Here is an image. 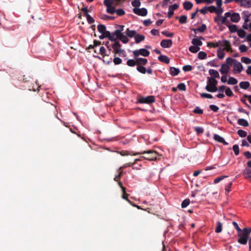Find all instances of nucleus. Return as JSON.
Returning a JSON list of instances; mask_svg holds the SVG:
<instances>
[{
    "label": "nucleus",
    "mask_w": 251,
    "mask_h": 251,
    "mask_svg": "<svg viewBox=\"0 0 251 251\" xmlns=\"http://www.w3.org/2000/svg\"><path fill=\"white\" fill-rule=\"evenodd\" d=\"M251 233V228H244L242 232L238 233V236L240 237L238 239V242L240 244L246 245L247 243L249 235Z\"/></svg>",
    "instance_id": "f257e3e1"
},
{
    "label": "nucleus",
    "mask_w": 251,
    "mask_h": 251,
    "mask_svg": "<svg viewBox=\"0 0 251 251\" xmlns=\"http://www.w3.org/2000/svg\"><path fill=\"white\" fill-rule=\"evenodd\" d=\"M137 153L138 154L144 155V156H142L141 158H143L149 161L156 160L158 156V153L156 151L151 150L147 151H144Z\"/></svg>",
    "instance_id": "f03ea898"
},
{
    "label": "nucleus",
    "mask_w": 251,
    "mask_h": 251,
    "mask_svg": "<svg viewBox=\"0 0 251 251\" xmlns=\"http://www.w3.org/2000/svg\"><path fill=\"white\" fill-rule=\"evenodd\" d=\"M207 85L205 87L206 91L209 92H215L218 91L217 85L218 81L214 78L208 77Z\"/></svg>",
    "instance_id": "7ed1b4c3"
},
{
    "label": "nucleus",
    "mask_w": 251,
    "mask_h": 251,
    "mask_svg": "<svg viewBox=\"0 0 251 251\" xmlns=\"http://www.w3.org/2000/svg\"><path fill=\"white\" fill-rule=\"evenodd\" d=\"M121 45L118 41L115 42L112 45L113 52L114 55H119L121 57L126 56V52L124 50L121 48Z\"/></svg>",
    "instance_id": "20e7f679"
},
{
    "label": "nucleus",
    "mask_w": 251,
    "mask_h": 251,
    "mask_svg": "<svg viewBox=\"0 0 251 251\" xmlns=\"http://www.w3.org/2000/svg\"><path fill=\"white\" fill-rule=\"evenodd\" d=\"M154 101L155 97L153 96H149L147 97H139L137 99V103L150 104Z\"/></svg>",
    "instance_id": "39448f33"
},
{
    "label": "nucleus",
    "mask_w": 251,
    "mask_h": 251,
    "mask_svg": "<svg viewBox=\"0 0 251 251\" xmlns=\"http://www.w3.org/2000/svg\"><path fill=\"white\" fill-rule=\"evenodd\" d=\"M133 54L134 58H136L139 55L146 57L149 55L150 51L145 49H141L134 50L133 51Z\"/></svg>",
    "instance_id": "423d86ee"
},
{
    "label": "nucleus",
    "mask_w": 251,
    "mask_h": 251,
    "mask_svg": "<svg viewBox=\"0 0 251 251\" xmlns=\"http://www.w3.org/2000/svg\"><path fill=\"white\" fill-rule=\"evenodd\" d=\"M112 3V0H104V5L106 6V12L111 14H113L115 13L116 9L114 6H111Z\"/></svg>",
    "instance_id": "0eeeda50"
},
{
    "label": "nucleus",
    "mask_w": 251,
    "mask_h": 251,
    "mask_svg": "<svg viewBox=\"0 0 251 251\" xmlns=\"http://www.w3.org/2000/svg\"><path fill=\"white\" fill-rule=\"evenodd\" d=\"M133 11L136 15L141 16H145L147 15L148 13L147 10L145 8H134L133 9Z\"/></svg>",
    "instance_id": "6e6552de"
},
{
    "label": "nucleus",
    "mask_w": 251,
    "mask_h": 251,
    "mask_svg": "<svg viewBox=\"0 0 251 251\" xmlns=\"http://www.w3.org/2000/svg\"><path fill=\"white\" fill-rule=\"evenodd\" d=\"M173 44V42L171 39H163L160 43V45L164 48H170Z\"/></svg>",
    "instance_id": "1a4fd4ad"
},
{
    "label": "nucleus",
    "mask_w": 251,
    "mask_h": 251,
    "mask_svg": "<svg viewBox=\"0 0 251 251\" xmlns=\"http://www.w3.org/2000/svg\"><path fill=\"white\" fill-rule=\"evenodd\" d=\"M243 70V67L242 64L236 60L233 66L234 71L237 72V73H240Z\"/></svg>",
    "instance_id": "9d476101"
},
{
    "label": "nucleus",
    "mask_w": 251,
    "mask_h": 251,
    "mask_svg": "<svg viewBox=\"0 0 251 251\" xmlns=\"http://www.w3.org/2000/svg\"><path fill=\"white\" fill-rule=\"evenodd\" d=\"M243 175L245 178L251 181V169L246 168L244 170Z\"/></svg>",
    "instance_id": "9b49d317"
},
{
    "label": "nucleus",
    "mask_w": 251,
    "mask_h": 251,
    "mask_svg": "<svg viewBox=\"0 0 251 251\" xmlns=\"http://www.w3.org/2000/svg\"><path fill=\"white\" fill-rule=\"evenodd\" d=\"M213 139L219 143H223L224 145H228V143L225 140L224 138L218 134H214Z\"/></svg>",
    "instance_id": "f8f14e48"
},
{
    "label": "nucleus",
    "mask_w": 251,
    "mask_h": 251,
    "mask_svg": "<svg viewBox=\"0 0 251 251\" xmlns=\"http://www.w3.org/2000/svg\"><path fill=\"white\" fill-rule=\"evenodd\" d=\"M229 69V67L226 64H223L221 65L220 72L222 74L226 75L228 73Z\"/></svg>",
    "instance_id": "ddd939ff"
},
{
    "label": "nucleus",
    "mask_w": 251,
    "mask_h": 251,
    "mask_svg": "<svg viewBox=\"0 0 251 251\" xmlns=\"http://www.w3.org/2000/svg\"><path fill=\"white\" fill-rule=\"evenodd\" d=\"M134 59H136V60H137V66L145 65L148 62V60L146 58H138V57H136V58H134Z\"/></svg>",
    "instance_id": "4468645a"
},
{
    "label": "nucleus",
    "mask_w": 251,
    "mask_h": 251,
    "mask_svg": "<svg viewBox=\"0 0 251 251\" xmlns=\"http://www.w3.org/2000/svg\"><path fill=\"white\" fill-rule=\"evenodd\" d=\"M240 20V15L237 13H234L232 14L230 18V20L234 23H238Z\"/></svg>",
    "instance_id": "2eb2a0df"
},
{
    "label": "nucleus",
    "mask_w": 251,
    "mask_h": 251,
    "mask_svg": "<svg viewBox=\"0 0 251 251\" xmlns=\"http://www.w3.org/2000/svg\"><path fill=\"white\" fill-rule=\"evenodd\" d=\"M118 153H119L122 156H126V155H138V153H133V151H118Z\"/></svg>",
    "instance_id": "dca6fc26"
},
{
    "label": "nucleus",
    "mask_w": 251,
    "mask_h": 251,
    "mask_svg": "<svg viewBox=\"0 0 251 251\" xmlns=\"http://www.w3.org/2000/svg\"><path fill=\"white\" fill-rule=\"evenodd\" d=\"M126 34L127 37H128L129 38H132L133 37H135L137 33L135 30H130L128 28H127L126 30Z\"/></svg>",
    "instance_id": "f3484780"
},
{
    "label": "nucleus",
    "mask_w": 251,
    "mask_h": 251,
    "mask_svg": "<svg viewBox=\"0 0 251 251\" xmlns=\"http://www.w3.org/2000/svg\"><path fill=\"white\" fill-rule=\"evenodd\" d=\"M135 42L136 44H139L141 42L144 41L145 39V37L143 35L136 34L134 37Z\"/></svg>",
    "instance_id": "a211bd4d"
},
{
    "label": "nucleus",
    "mask_w": 251,
    "mask_h": 251,
    "mask_svg": "<svg viewBox=\"0 0 251 251\" xmlns=\"http://www.w3.org/2000/svg\"><path fill=\"white\" fill-rule=\"evenodd\" d=\"M209 74L211 76H212L211 78H214L215 79L216 78H219L220 77L218 72L214 69H210L209 70Z\"/></svg>",
    "instance_id": "6ab92c4d"
},
{
    "label": "nucleus",
    "mask_w": 251,
    "mask_h": 251,
    "mask_svg": "<svg viewBox=\"0 0 251 251\" xmlns=\"http://www.w3.org/2000/svg\"><path fill=\"white\" fill-rule=\"evenodd\" d=\"M223 46L225 47L224 50H226L227 51H232L230 43L229 41L224 40Z\"/></svg>",
    "instance_id": "aec40b11"
},
{
    "label": "nucleus",
    "mask_w": 251,
    "mask_h": 251,
    "mask_svg": "<svg viewBox=\"0 0 251 251\" xmlns=\"http://www.w3.org/2000/svg\"><path fill=\"white\" fill-rule=\"evenodd\" d=\"M158 59L160 61L167 64L170 62L169 58L165 55H160L158 56Z\"/></svg>",
    "instance_id": "412c9836"
},
{
    "label": "nucleus",
    "mask_w": 251,
    "mask_h": 251,
    "mask_svg": "<svg viewBox=\"0 0 251 251\" xmlns=\"http://www.w3.org/2000/svg\"><path fill=\"white\" fill-rule=\"evenodd\" d=\"M170 74L173 76H176L179 74L180 71L179 69L173 67H171L170 68Z\"/></svg>",
    "instance_id": "4be33fe9"
},
{
    "label": "nucleus",
    "mask_w": 251,
    "mask_h": 251,
    "mask_svg": "<svg viewBox=\"0 0 251 251\" xmlns=\"http://www.w3.org/2000/svg\"><path fill=\"white\" fill-rule=\"evenodd\" d=\"M183 6L184 9L189 10L192 8L193 4L190 1H185L183 3Z\"/></svg>",
    "instance_id": "5701e85b"
},
{
    "label": "nucleus",
    "mask_w": 251,
    "mask_h": 251,
    "mask_svg": "<svg viewBox=\"0 0 251 251\" xmlns=\"http://www.w3.org/2000/svg\"><path fill=\"white\" fill-rule=\"evenodd\" d=\"M238 124L243 126H248L249 124L248 122L244 119H239L237 121Z\"/></svg>",
    "instance_id": "b1692460"
},
{
    "label": "nucleus",
    "mask_w": 251,
    "mask_h": 251,
    "mask_svg": "<svg viewBox=\"0 0 251 251\" xmlns=\"http://www.w3.org/2000/svg\"><path fill=\"white\" fill-rule=\"evenodd\" d=\"M250 84L249 81H242L239 83L240 87L243 89H247L250 87Z\"/></svg>",
    "instance_id": "393cba45"
},
{
    "label": "nucleus",
    "mask_w": 251,
    "mask_h": 251,
    "mask_svg": "<svg viewBox=\"0 0 251 251\" xmlns=\"http://www.w3.org/2000/svg\"><path fill=\"white\" fill-rule=\"evenodd\" d=\"M227 26L228 27L229 31L233 33V32H237L238 31L237 27L235 25H231L230 23H229V25H227Z\"/></svg>",
    "instance_id": "a878e982"
},
{
    "label": "nucleus",
    "mask_w": 251,
    "mask_h": 251,
    "mask_svg": "<svg viewBox=\"0 0 251 251\" xmlns=\"http://www.w3.org/2000/svg\"><path fill=\"white\" fill-rule=\"evenodd\" d=\"M225 55V53L224 52L223 50L222 49L221 47L219 48L218 50H217V56L219 59H223Z\"/></svg>",
    "instance_id": "bb28decb"
},
{
    "label": "nucleus",
    "mask_w": 251,
    "mask_h": 251,
    "mask_svg": "<svg viewBox=\"0 0 251 251\" xmlns=\"http://www.w3.org/2000/svg\"><path fill=\"white\" fill-rule=\"evenodd\" d=\"M200 50V48L195 45L190 46L189 48V51L192 53H196L199 51Z\"/></svg>",
    "instance_id": "cd10ccee"
},
{
    "label": "nucleus",
    "mask_w": 251,
    "mask_h": 251,
    "mask_svg": "<svg viewBox=\"0 0 251 251\" xmlns=\"http://www.w3.org/2000/svg\"><path fill=\"white\" fill-rule=\"evenodd\" d=\"M192 43L196 46H200L202 44V42L199 39L194 38L192 41Z\"/></svg>",
    "instance_id": "c85d7f7f"
},
{
    "label": "nucleus",
    "mask_w": 251,
    "mask_h": 251,
    "mask_svg": "<svg viewBox=\"0 0 251 251\" xmlns=\"http://www.w3.org/2000/svg\"><path fill=\"white\" fill-rule=\"evenodd\" d=\"M126 64L129 67H134L137 65V60L136 59H129L127 60Z\"/></svg>",
    "instance_id": "c756f323"
},
{
    "label": "nucleus",
    "mask_w": 251,
    "mask_h": 251,
    "mask_svg": "<svg viewBox=\"0 0 251 251\" xmlns=\"http://www.w3.org/2000/svg\"><path fill=\"white\" fill-rule=\"evenodd\" d=\"M97 28L98 31L101 34H102L106 30V26L101 24L98 25Z\"/></svg>",
    "instance_id": "7c9ffc66"
},
{
    "label": "nucleus",
    "mask_w": 251,
    "mask_h": 251,
    "mask_svg": "<svg viewBox=\"0 0 251 251\" xmlns=\"http://www.w3.org/2000/svg\"><path fill=\"white\" fill-rule=\"evenodd\" d=\"M238 83L237 80L233 77H230L227 80V83L230 85H235Z\"/></svg>",
    "instance_id": "2f4dec72"
},
{
    "label": "nucleus",
    "mask_w": 251,
    "mask_h": 251,
    "mask_svg": "<svg viewBox=\"0 0 251 251\" xmlns=\"http://www.w3.org/2000/svg\"><path fill=\"white\" fill-rule=\"evenodd\" d=\"M237 32L238 36L241 38H244L246 34V32L243 29H242L238 30Z\"/></svg>",
    "instance_id": "473e14b6"
},
{
    "label": "nucleus",
    "mask_w": 251,
    "mask_h": 251,
    "mask_svg": "<svg viewBox=\"0 0 251 251\" xmlns=\"http://www.w3.org/2000/svg\"><path fill=\"white\" fill-rule=\"evenodd\" d=\"M206 29V26L205 24H202L201 26L197 28L196 29H194L193 30L196 32V30L200 31V32H204Z\"/></svg>",
    "instance_id": "72a5a7b5"
},
{
    "label": "nucleus",
    "mask_w": 251,
    "mask_h": 251,
    "mask_svg": "<svg viewBox=\"0 0 251 251\" xmlns=\"http://www.w3.org/2000/svg\"><path fill=\"white\" fill-rule=\"evenodd\" d=\"M195 131L197 132L198 134H202L204 132V129L202 127L200 126H195L194 127Z\"/></svg>",
    "instance_id": "f704fd0d"
},
{
    "label": "nucleus",
    "mask_w": 251,
    "mask_h": 251,
    "mask_svg": "<svg viewBox=\"0 0 251 251\" xmlns=\"http://www.w3.org/2000/svg\"><path fill=\"white\" fill-rule=\"evenodd\" d=\"M119 39L124 44L127 43L129 41L127 35L126 36L123 34L121 36Z\"/></svg>",
    "instance_id": "c9c22d12"
},
{
    "label": "nucleus",
    "mask_w": 251,
    "mask_h": 251,
    "mask_svg": "<svg viewBox=\"0 0 251 251\" xmlns=\"http://www.w3.org/2000/svg\"><path fill=\"white\" fill-rule=\"evenodd\" d=\"M198 57L200 59H204L206 58L207 54L205 52L201 51L199 52Z\"/></svg>",
    "instance_id": "e433bc0d"
},
{
    "label": "nucleus",
    "mask_w": 251,
    "mask_h": 251,
    "mask_svg": "<svg viewBox=\"0 0 251 251\" xmlns=\"http://www.w3.org/2000/svg\"><path fill=\"white\" fill-rule=\"evenodd\" d=\"M241 61L246 64H250L251 63V59L247 57H242Z\"/></svg>",
    "instance_id": "4c0bfd02"
},
{
    "label": "nucleus",
    "mask_w": 251,
    "mask_h": 251,
    "mask_svg": "<svg viewBox=\"0 0 251 251\" xmlns=\"http://www.w3.org/2000/svg\"><path fill=\"white\" fill-rule=\"evenodd\" d=\"M123 29H116L113 33V34L116 36V38H119L123 34L122 33Z\"/></svg>",
    "instance_id": "58836bf2"
},
{
    "label": "nucleus",
    "mask_w": 251,
    "mask_h": 251,
    "mask_svg": "<svg viewBox=\"0 0 251 251\" xmlns=\"http://www.w3.org/2000/svg\"><path fill=\"white\" fill-rule=\"evenodd\" d=\"M113 62L115 65H119V64H121L122 62V60L120 58L117 57L116 55H114V58L113 59Z\"/></svg>",
    "instance_id": "ea45409f"
},
{
    "label": "nucleus",
    "mask_w": 251,
    "mask_h": 251,
    "mask_svg": "<svg viewBox=\"0 0 251 251\" xmlns=\"http://www.w3.org/2000/svg\"><path fill=\"white\" fill-rule=\"evenodd\" d=\"M137 70L140 73L145 74L146 73V69L143 66H137Z\"/></svg>",
    "instance_id": "a19ab883"
},
{
    "label": "nucleus",
    "mask_w": 251,
    "mask_h": 251,
    "mask_svg": "<svg viewBox=\"0 0 251 251\" xmlns=\"http://www.w3.org/2000/svg\"><path fill=\"white\" fill-rule=\"evenodd\" d=\"M222 230V224L220 222L217 223V226L215 229V232L216 233H220Z\"/></svg>",
    "instance_id": "79ce46f5"
},
{
    "label": "nucleus",
    "mask_w": 251,
    "mask_h": 251,
    "mask_svg": "<svg viewBox=\"0 0 251 251\" xmlns=\"http://www.w3.org/2000/svg\"><path fill=\"white\" fill-rule=\"evenodd\" d=\"M229 23L230 22L227 21V18L226 17H225V16L221 17V25L224 24L227 26V25H229Z\"/></svg>",
    "instance_id": "37998d69"
},
{
    "label": "nucleus",
    "mask_w": 251,
    "mask_h": 251,
    "mask_svg": "<svg viewBox=\"0 0 251 251\" xmlns=\"http://www.w3.org/2000/svg\"><path fill=\"white\" fill-rule=\"evenodd\" d=\"M190 202V201L189 199H185L181 203V207L182 208H185L189 204Z\"/></svg>",
    "instance_id": "c03bdc74"
},
{
    "label": "nucleus",
    "mask_w": 251,
    "mask_h": 251,
    "mask_svg": "<svg viewBox=\"0 0 251 251\" xmlns=\"http://www.w3.org/2000/svg\"><path fill=\"white\" fill-rule=\"evenodd\" d=\"M187 17L185 15H182L179 18V22L180 24H185L187 22Z\"/></svg>",
    "instance_id": "a18cd8bd"
},
{
    "label": "nucleus",
    "mask_w": 251,
    "mask_h": 251,
    "mask_svg": "<svg viewBox=\"0 0 251 251\" xmlns=\"http://www.w3.org/2000/svg\"><path fill=\"white\" fill-rule=\"evenodd\" d=\"M131 4L134 8H137L140 6L141 2L139 0H133L131 2Z\"/></svg>",
    "instance_id": "49530a36"
},
{
    "label": "nucleus",
    "mask_w": 251,
    "mask_h": 251,
    "mask_svg": "<svg viewBox=\"0 0 251 251\" xmlns=\"http://www.w3.org/2000/svg\"><path fill=\"white\" fill-rule=\"evenodd\" d=\"M236 61V60L233 59V58H232L231 57H227L226 59V62L227 63L226 65H231L233 64H234V63H235Z\"/></svg>",
    "instance_id": "de8ad7c7"
},
{
    "label": "nucleus",
    "mask_w": 251,
    "mask_h": 251,
    "mask_svg": "<svg viewBox=\"0 0 251 251\" xmlns=\"http://www.w3.org/2000/svg\"><path fill=\"white\" fill-rule=\"evenodd\" d=\"M237 134L241 137H245L247 135V133L246 131L243 130L242 129H239L237 131Z\"/></svg>",
    "instance_id": "09e8293b"
},
{
    "label": "nucleus",
    "mask_w": 251,
    "mask_h": 251,
    "mask_svg": "<svg viewBox=\"0 0 251 251\" xmlns=\"http://www.w3.org/2000/svg\"><path fill=\"white\" fill-rule=\"evenodd\" d=\"M100 18V19H101L102 20H114V17L109 16L108 15H105V14L101 15Z\"/></svg>",
    "instance_id": "8fccbe9b"
},
{
    "label": "nucleus",
    "mask_w": 251,
    "mask_h": 251,
    "mask_svg": "<svg viewBox=\"0 0 251 251\" xmlns=\"http://www.w3.org/2000/svg\"><path fill=\"white\" fill-rule=\"evenodd\" d=\"M227 177V176H220V177H217L214 179V183H217L220 182L223 179H224L225 178H226Z\"/></svg>",
    "instance_id": "3c124183"
},
{
    "label": "nucleus",
    "mask_w": 251,
    "mask_h": 251,
    "mask_svg": "<svg viewBox=\"0 0 251 251\" xmlns=\"http://www.w3.org/2000/svg\"><path fill=\"white\" fill-rule=\"evenodd\" d=\"M200 96L201 98H207V99H212L213 98V96L211 94H207V93H201Z\"/></svg>",
    "instance_id": "603ef678"
},
{
    "label": "nucleus",
    "mask_w": 251,
    "mask_h": 251,
    "mask_svg": "<svg viewBox=\"0 0 251 251\" xmlns=\"http://www.w3.org/2000/svg\"><path fill=\"white\" fill-rule=\"evenodd\" d=\"M225 92L226 95L228 97H231L233 95V92L229 87L226 89Z\"/></svg>",
    "instance_id": "864d4df0"
},
{
    "label": "nucleus",
    "mask_w": 251,
    "mask_h": 251,
    "mask_svg": "<svg viewBox=\"0 0 251 251\" xmlns=\"http://www.w3.org/2000/svg\"><path fill=\"white\" fill-rule=\"evenodd\" d=\"M193 112L196 114H202L203 113V110L199 106H197L193 110Z\"/></svg>",
    "instance_id": "5fc2aeb1"
},
{
    "label": "nucleus",
    "mask_w": 251,
    "mask_h": 251,
    "mask_svg": "<svg viewBox=\"0 0 251 251\" xmlns=\"http://www.w3.org/2000/svg\"><path fill=\"white\" fill-rule=\"evenodd\" d=\"M232 149L235 154L236 155H238L239 153V149L238 146L237 145H233Z\"/></svg>",
    "instance_id": "6e6d98bb"
},
{
    "label": "nucleus",
    "mask_w": 251,
    "mask_h": 251,
    "mask_svg": "<svg viewBox=\"0 0 251 251\" xmlns=\"http://www.w3.org/2000/svg\"><path fill=\"white\" fill-rule=\"evenodd\" d=\"M239 49L241 52H244L247 51L248 47L245 45H241L239 46Z\"/></svg>",
    "instance_id": "4d7b16f0"
},
{
    "label": "nucleus",
    "mask_w": 251,
    "mask_h": 251,
    "mask_svg": "<svg viewBox=\"0 0 251 251\" xmlns=\"http://www.w3.org/2000/svg\"><path fill=\"white\" fill-rule=\"evenodd\" d=\"M115 13H116V14L119 16H121L125 14V12L123 9H118L116 10Z\"/></svg>",
    "instance_id": "13d9d810"
},
{
    "label": "nucleus",
    "mask_w": 251,
    "mask_h": 251,
    "mask_svg": "<svg viewBox=\"0 0 251 251\" xmlns=\"http://www.w3.org/2000/svg\"><path fill=\"white\" fill-rule=\"evenodd\" d=\"M177 88L179 90L181 91L186 90V86L184 83H181L178 84Z\"/></svg>",
    "instance_id": "bf43d9fd"
},
{
    "label": "nucleus",
    "mask_w": 251,
    "mask_h": 251,
    "mask_svg": "<svg viewBox=\"0 0 251 251\" xmlns=\"http://www.w3.org/2000/svg\"><path fill=\"white\" fill-rule=\"evenodd\" d=\"M162 34L168 37H172L174 34L173 32H168L166 31H163L162 32Z\"/></svg>",
    "instance_id": "052dcab7"
},
{
    "label": "nucleus",
    "mask_w": 251,
    "mask_h": 251,
    "mask_svg": "<svg viewBox=\"0 0 251 251\" xmlns=\"http://www.w3.org/2000/svg\"><path fill=\"white\" fill-rule=\"evenodd\" d=\"M182 70L184 72L190 71L192 70V67L191 65H185L183 67Z\"/></svg>",
    "instance_id": "680f3d73"
},
{
    "label": "nucleus",
    "mask_w": 251,
    "mask_h": 251,
    "mask_svg": "<svg viewBox=\"0 0 251 251\" xmlns=\"http://www.w3.org/2000/svg\"><path fill=\"white\" fill-rule=\"evenodd\" d=\"M209 108L211 110L215 112H217L219 109V107L213 104L210 105Z\"/></svg>",
    "instance_id": "e2e57ef3"
},
{
    "label": "nucleus",
    "mask_w": 251,
    "mask_h": 251,
    "mask_svg": "<svg viewBox=\"0 0 251 251\" xmlns=\"http://www.w3.org/2000/svg\"><path fill=\"white\" fill-rule=\"evenodd\" d=\"M207 46L209 48H216L217 47H218V45L216 43L208 42Z\"/></svg>",
    "instance_id": "0e129e2a"
},
{
    "label": "nucleus",
    "mask_w": 251,
    "mask_h": 251,
    "mask_svg": "<svg viewBox=\"0 0 251 251\" xmlns=\"http://www.w3.org/2000/svg\"><path fill=\"white\" fill-rule=\"evenodd\" d=\"M216 8L214 6H210L208 7H207V10L209 11L210 13H216Z\"/></svg>",
    "instance_id": "69168bd1"
},
{
    "label": "nucleus",
    "mask_w": 251,
    "mask_h": 251,
    "mask_svg": "<svg viewBox=\"0 0 251 251\" xmlns=\"http://www.w3.org/2000/svg\"><path fill=\"white\" fill-rule=\"evenodd\" d=\"M232 183L231 182H229L228 185L226 187V194L227 195L228 192L230 191V188L231 187Z\"/></svg>",
    "instance_id": "338daca9"
},
{
    "label": "nucleus",
    "mask_w": 251,
    "mask_h": 251,
    "mask_svg": "<svg viewBox=\"0 0 251 251\" xmlns=\"http://www.w3.org/2000/svg\"><path fill=\"white\" fill-rule=\"evenodd\" d=\"M244 155L247 159L251 158V153L249 151H246L244 152Z\"/></svg>",
    "instance_id": "774afa93"
}]
</instances>
